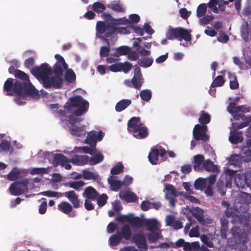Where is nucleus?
<instances>
[{"instance_id": "23", "label": "nucleus", "mask_w": 251, "mask_h": 251, "mask_svg": "<svg viewBox=\"0 0 251 251\" xmlns=\"http://www.w3.org/2000/svg\"><path fill=\"white\" fill-rule=\"evenodd\" d=\"M202 169H204L205 171L209 172L217 173L219 172L217 165L214 164L210 160H206L203 162Z\"/></svg>"}, {"instance_id": "29", "label": "nucleus", "mask_w": 251, "mask_h": 251, "mask_svg": "<svg viewBox=\"0 0 251 251\" xmlns=\"http://www.w3.org/2000/svg\"><path fill=\"white\" fill-rule=\"evenodd\" d=\"M209 10L214 13H219L221 12L219 9V0H210L206 4Z\"/></svg>"}, {"instance_id": "14", "label": "nucleus", "mask_w": 251, "mask_h": 251, "mask_svg": "<svg viewBox=\"0 0 251 251\" xmlns=\"http://www.w3.org/2000/svg\"><path fill=\"white\" fill-rule=\"evenodd\" d=\"M70 159H68L67 157L62 154L56 153L53 156L52 164L54 167H56L58 165L64 167L65 163L70 162Z\"/></svg>"}, {"instance_id": "20", "label": "nucleus", "mask_w": 251, "mask_h": 251, "mask_svg": "<svg viewBox=\"0 0 251 251\" xmlns=\"http://www.w3.org/2000/svg\"><path fill=\"white\" fill-rule=\"evenodd\" d=\"M159 150L156 148H151L149 153L148 158L150 162L153 165L158 164Z\"/></svg>"}, {"instance_id": "36", "label": "nucleus", "mask_w": 251, "mask_h": 251, "mask_svg": "<svg viewBox=\"0 0 251 251\" xmlns=\"http://www.w3.org/2000/svg\"><path fill=\"white\" fill-rule=\"evenodd\" d=\"M241 108L242 106H236L234 102H230L227 107V110L229 113L233 115L241 112Z\"/></svg>"}, {"instance_id": "47", "label": "nucleus", "mask_w": 251, "mask_h": 251, "mask_svg": "<svg viewBox=\"0 0 251 251\" xmlns=\"http://www.w3.org/2000/svg\"><path fill=\"white\" fill-rule=\"evenodd\" d=\"M132 67V64L128 61L120 63V72H123L126 74L128 73L131 70Z\"/></svg>"}, {"instance_id": "1", "label": "nucleus", "mask_w": 251, "mask_h": 251, "mask_svg": "<svg viewBox=\"0 0 251 251\" xmlns=\"http://www.w3.org/2000/svg\"><path fill=\"white\" fill-rule=\"evenodd\" d=\"M89 103L80 95H75L70 97L64 104V108L71 114L67 117L70 126L69 127L70 133L77 137H83L85 131L83 126H78L75 125L79 123L82 119L78 117L85 114L88 110Z\"/></svg>"}, {"instance_id": "35", "label": "nucleus", "mask_w": 251, "mask_h": 251, "mask_svg": "<svg viewBox=\"0 0 251 251\" xmlns=\"http://www.w3.org/2000/svg\"><path fill=\"white\" fill-rule=\"evenodd\" d=\"M130 51V48L128 46H121L116 49V50L114 54V56L118 57L120 55H126Z\"/></svg>"}, {"instance_id": "51", "label": "nucleus", "mask_w": 251, "mask_h": 251, "mask_svg": "<svg viewBox=\"0 0 251 251\" xmlns=\"http://www.w3.org/2000/svg\"><path fill=\"white\" fill-rule=\"evenodd\" d=\"M85 183L83 181L80 180L78 181L69 182L66 184V185L69 186L70 188L78 190Z\"/></svg>"}, {"instance_id": "38", "label": "nucleus", "mask_w": 251, "mask_h": 251, "mask_svg": "<svg viewBox=\"0 0 251 251\" xmlns=\"http://www.w3.org/2000/svg\"><path fill=\"white\" fill-rule=\"evenodd\" d=\"M131 83L134 88L139 89L143 83V78L142 76H133L131 79Z\"/></svg>"}, {"instance_id": "58", "label": "nucleus", "mask_w": 251, "mask_h": 251, "mask_svg": "<svg viewBox=\"0 0 251 251\" xmlns=\"http://www.w3.org/2000/svg\"><path fill=\"white\" fill-rule=\"evenodd\" d=\"M10 143L6 140H2L0 143V151H4L8 152L10 151Z\"/></svg>"}, {"instance_id": "52", "label": "nucleus", "mask_w": 251, "mask_h": 251, "mask_svg": "<svg viewBox=\"0 0 251 251\" xmlns=\"http://www.w3.org/2000/svg\"><path fill=\"white\" fill-rule=\"evenodd\" d=\"M53 73L55 74L54 76L60 77L63 74V70L62 68V64L55 63L53 66Z\"/></svg>"}, {"instance_id": "63", "label": "nucleus", "mask_w": 251, "mask_h": 251, "mask_svg": "<svg viewBox=\"0 0 251 251\" xmlns=\"http://www.w3.org/2000/svg\"><path fill=\"white\" fill-rule=\"evenodd\" d=\"M54 57L57 60V62L56 63H59L60 64H62L64 70H67L68 69V64L65 62L64 58L61 55L58 54H56L55 55Z\"/></svg>"}, {"instance_id": "56", "label": "nucleus", "mask_w": 251, "mask_h": 251, "mask_svg": "<svg viewBox=\"0 0 251 251\" xmlns=\"http://www.w3.org/2000/svg\"><path fill=\"white\" fill-rule=\"evenodd\" d=\"M108 199V196L106 194H102L100 196L98 197L97 200V204L99 207H102L104 206L107 202V201Z\"/></svg>"}, {"instance_id": "26", "label": "nucleus", "mask_w": 251, "mask_h": 251, "mask_svg": "<svg viewBox=\"0 0 251 251\" xmlns=\"http://www.w3.org/2000/svg\"><path fill=\"white\" fill-rule=\"evenodd\" d=\"M108 8L117 12H124L125 8L120 1H114L106 5Z\"/></svg>"}, {"instance_id": "45", "label": "nucleus", "mask_w": 251, "mask_h": 251, "mask_svg": "<svg viewBox=\"0 0 251 251\" xmlns=\"http://www.w3.org/2000/svg\"><path fill=\"white\" fill-rule=\"evenodd\" d=\"M124 166L121 162H118L110 171L111 174L113 175H118L123 171Z\"/></svg>"}, {"instance_id": "13", "label": "nucleus", "mask_w": 251, "mask_h": 251, "mask_svg": "<svg viewBox=\"0 0 251 251\" xmlns=\"http://www.w3.org/2000/svg\"><path fill=\"white\" fill-rule=\"evenodd\" d=\"M132 241L139 248H146L147 242L145 236L141 233L134 234L132 238Z\"/></svg>"}, {"instance_id": "2", "label": "nucleus", "mask_w": 251, "mask_h": 251, "mask_svg": "<svg viewBox=\"0 0 251 251\" xmlns=\"http://www.w3.org/2000/svg\"><path fill=\"white\" fill-rule=\"evenodd\" d=\"M15 76L22 80H16L14 82V79L8 78L3 85V91L7 93L8 96H13L15 93L17 95L24 94L29 95L33 98H38L39 93L30 81L28 75L23 71L16 70Z\"/></svg>"}, {"instance_id": "25", "label": "nucleus", "mask_w": 251, "mask_h": 251, "mask_svg": "<svg viewBox=\"0 0 251 251\" xmlns=\"http://www.w3.org/2000/svg\"><path fill=\"white\" fill-rule=\"evenodd\" d=\"M204 157L203 155L197 154L194 156V169L195 171H199L202 169V165L204 161Z\"/></svg>"}, {"instance_id": "42", "label": "nucleus", "mask_w": 251, "mask_h": 251, "mask_svg": "<svg viewBox=\"0 0 251 251\" xmlns=\"http://www.w3.org/2000/svg\"><path fill=\"white\" fill-rule=\"evenodd\" d=\"M140 96L142 100L149 101L151 98V91L149 89L143 90L140 92Z\"/></svg>"}, {"instance_id": "43", "label": "nucleus", "mask_w": 251, "mask_h": 251, "mask_svg": "<svg viewBox=\"0 0 251 251\" xmlns=\"http://www.w3.org/2000/svg\"><path fill=\"white\" fill-rule=\"evenodd\" d=\"M245 121L239 124L235 123H233L232 125L233 128L237 130L247 126L251 122V117H247Z\"/></svg>"}, {"instance_id": "46", "label": "nucleus", "mask_w": 251, "mask_h": 251, "mask_svg": "<svg viewBox=\"0 0 251 251\" xmlns=\"http://www.w3.org/2000/svg\"><path fill=\"white\" fill-rule=\"evenodd\" d=\"M50 167L48 168H34L30 171L31 175L48 174L49 173Z\"/></svg>"}, {"instance_id": "9", "label": "nucleus", "mask_w": 251, "mask_h": 251, "mask_svg": "<svg viewBox=\"0 0 251 251\" xmlns=\"http://www.w3.org/2000/svg\"><path fill=\"white\" fill-rule=\"evenodd\" d=\"M42 82L43 86L46 89H49L53 87L55 89H59L61 88L62 84V79L61 77L57 76H48L43 78L41 80Z\"/></svg>"}, {"instance_id": "15", "label": "nucleus", "mask_w": 251, "mask_h": 251, "mask_svg": "<svg viewBox=\"0 0 251 251\" xmlns=\"http://www.w3.org/2000/svg\"><path fill=\"white\" fill-rule=\"evenodd\" d=\"M70 160L74 165L83 166L88 163L89 156L87 155H75Z\"/></svg>"}, {"instance_id": "10", "label": "nucleus", "mask_w": 251, "mask_h": 251, "mask_svg": "<svg viewBox=\"0 0 251 251\" xmlns=\"http://www.w3.org/2000/svg\"><path fill=\"white\" fill-rule=\"evenodd\" d=\"M104 134L102 131H91L87 133V136L85 139V143L89 144L91 147H96L97 142L102 140Z\"/></svg>"}, {"instance_id": "4", "label": "nucleus", "mask_w": 251, "mask_h": 251, "mask_svg": "<svg viewBox=\"0 0 251 251\" xmlns=\"http://www.w3.org/2000/svg\"><path fill=\"white\" fill-rule=\"evenodd\" d=\"M166 37L169 40L177 39L179 41L184 40L186 42H190L192 40L191 31L181 27L169 28L166 32Z\"/></svg>"}, {"instance_id": "3", "label": "nucleus", "mask_w": 251, "mask_h": 251, "mask_svg": "<svg viewBox=\"0 0 251 251\" xmlns=\"http://www.w3.org/2000/svg\"><path fill=\"white\" fill-rule=\"evenodd\" d=\"M128 131L137 139H144L149 134L148 129L141 122L139 117L130 118L127 123Z\"/></svg>"}, {"instance_id": "34", "label": "nucleus", "mask_w": 251, "mask_h": 251, "mask_svg": "<svg viewBox=\"0 0 251 251\" xmlns=\"http://www.w3.org/2000/svg\"><path fill=\"white\" fill-rule=\"evenodd\" d=\"M153 60L152 58L149 57H145L141 58L138 61V64L143 68H148L150 67L153 63Z\"/></svg>"}, {"instance_id": "12", "label": "nucleus", "mask_w": 251, "mask_h": 251, "mask_svg": "<svg viewBox=\"0 0 251 251\" xmlns=\"http://www.w3.org/2000/svg\"><path fill=\"white\" fill-rule=\"evenodd\" d=\"M63 195L68 199L75 208H77L80 207V202L78 196L74 191L66 192L63 193Z\"/></svg>"}, {"instance_id": "11", "label": "nucleus", "mask_w": 251, "mask_h": 251, "mask_svg": "<svg viewBox=\"0 0 251 251\" xmlns=\"http://www.w3.org/2000/svg\"><path fill=\"white\" fill-rule=\"evenodd\" d=\"M99 196V193L92 186H88L84 189L83 196L86 198V200L95 201Z\"/></svg>"}, {"instance_id": "21", "label": "nucleus", "mask_w": 251, "mask_h": 251, "mask_svg": "<svg viewBox=\"0 0 251 251\" xmlns=\"http://www.w3.org/2000/svg\"><path fill=\"white\" fill-rule=\"evenodd\" d=\"M119 197L120 199L128 202H135L138 200L137 196L133 192L126 193L121 192L119 194Z\"/></svg>"}, {"instance_id": "61", "label": "nucleus", "mask_w": 251, "mask_h": 251, "mask_svg": "<svg viewBox=\"0 0 251 251\" xmlns=\"http://www.w3.org/2000/svg\"><path fill=\"white\" fill-rule=\"evenodd\" d=\"M217 188L218 191L222 196H225L226 193V187L224 182L222 180H219L217 183Z\"/></svg>"}, {"instance_id": "48", "label": "nucleus", "mask_w": 251, "mask_h": 251, "mask_svg": "<svg viewBox=\"0 0 251 251\" xmlns=\"http://www.w3.org/2000/svg\"><path fill=\"white\" fill-rule=\"evenodd\" d=\"M225 83V80L222 75H218L213 81L211 87H221Z\"/></svg>"}, {"instance_id": "31", "label": "nucleus", "mask_w": 251, "mask_h": 251, "mask_svg": "<svg viewBox=\"0 0 251 251\" xmlns=\"http://www.w3.org/2000/svg\"><path fill=\"white\" fill-rule=\"evenodd\" d=\"M211 120V116L207 112L202 110L201 112L199 122L201 125H206Z\"/></svg>"}, {"instance_id": "16", "label": "nucleus", "mask_w": 251, "mask_h": 251, "mask_svg": "<svg viewBox=\"0 0 251 251\" xmlns=\"http://www.w3.org/2000/svg\"><path fill=\"white\" fill-rule=\"evenodd\" d=\"M121 240L124 239L126 240H129L131 237V231L129 226L128 225H124L120 231L116 232Z\"/></svg>"}, {"instance_id": "41", "label": "nucleus", "mask_w": 251, "mask_h": 251, "mask_svg": "<svg viewBox=\"0 0 251 251\" xmlns=\"http://www.w3.org/2000/svg\"><path fill=\"white\" fill-rule=\"evenodd\" d=\"M104 159L103 155L101 153H99L94 156L89 158L88 162L91 165H94L98 164L103 161Z\"/></svg>"}, {"instance_id": "50", "label": "nucleus", "mask_w": 251, "mask_h": 251, "mask_svg": "<svg viewBox=\"0 0 251 251\" xmlns=\"http://www.w3.org/2000/svg\"><path fill=\"white\" fill-rule=\"evenodd\" d=\"M97 32L99 34H102L106 32V24L101 21H98L96 25Z\"/></svg>"}, {"instance_id": "60", "label": "nucleus", "mask_w": 251, "mask_h": 251, "mask_svg": "<svg viewBox=\"0 0 251 251\" xmlns=\"http://www.w3.org/2000/svg\"><path fill=\"white\" fill-rule=\"evenodd\" d=\"M165 189L167 191H169L172 195L175 197H177L179 195H182L181 192H177L175 187L171 184L166 185Z\"/></svg>"}, {"instance_id": "49", "label": "nucleus", "mask_w": 251, "mask_h": 251, "mask_svg": "<svg viewBox=\"0 0 251 251\" xmlns=\"http://www.w3.org/2000/svg\"><path fill=\"white\" fill-rule=\"evenodd\" d=\"M229 78L230 79L229 86L230 89L235 90L238 88L239 83L237 80L236 76L229 74Z\"/></svg>"}, {"instance_id": "59", "label": "nucleus", "mask_w": 251, "mask_h": 251, "mask_svg": "<svg viewBox=\"0 0 251 251\" xmlns=\"http://www.w3.org/2000/svg\"><path fill=\"white\" fill-rule=\"evenodd\" d=\"M76 76L75 73L72 70L67 71L65 74V79L69 82H72L75 79Z\"/></svg>"}, {"instance_id": "44", "label": "nucleus", "mask_w": 251, "mask_h": 251, "mask_svg": "<svg viewBox=\"0 0 251 251\" xmlns=\"http://www.w3.org/2000/svg\"><path fill=\"white\" fill-rule=\"evenodd\" d=\"M83 177L86 180L93 179L96 180L98 179V175L92 172L84 170L83 171Z\"/></svg>"}, {"instance_id": "5", "label": "nucleus", "mask_w": 251, "mask_h": 251, "mask_svg": "<svg viewBox=\"0 0 251 251\" xmlns=\"http://www.w3.org/2000/svg\"><path fill=\"white\" fill-rule=\"evenodd\" d=\"M28 179L25 178L13 182L9 188V191L13 196H20L28 191Z\"/></svg>"}, {"instance_id": "7", "label": "nucleus", "mask_w": 251, "mask_h": 251, "mask_svg": "<svg viewBox=\"0 0 251 251\" xmlns=\"http://www.w3.org/2000/svg\"><path fill=\"white\" fill-rule=\"evenodd\" d=\"M31 74L37 78L42 80L52 73L51 67L46 63H43L40 66H36L31 70Z\"/></svg>"}, {"instance_id": "24", "label": "nucleus", "mask_w": 251, "mask_h": 251, "mask_svg": "<svg viewBox=\"0 0 251 251\" xmlns=\"http://www.w3.org/2000/svg\"><path fill=\"white\" fill-rule=\"evenodd\" d=\"M131 103V100L129 99H123L118 101L115 105V110L117 112H120L127 107Z\"/></svg>"}, {"instance_id": "27", "label": "nucleus", "mask_w": 251, "mask_h": 251, "mask_svg": "<svg viewBox=\"0 0 251 251\" xmlns=\"http://www.w3.org/2000/svg\"><path fill=\"white\" fill-rule=\"evenodd\" d=\"M58 209L65 214H69L73 210L72 205L68 202L62 201L58 205Z\"/></svg>"}, {"instance_id": "33", "label": "nucleus", "mask_w": 251, "mask_h": 251, "mask_svg": "<svg viewBox=\"0 0 251 251\" xmlns=\"http://www.w3.org/2000/svg\"><path fill=\"white\" fill-rule=\"evenodd\" d=\"M129 19L121 18L120 21L122 22H117L116 24H129L132 26H135L134 24L138 23L140 20V17H129Z\"/></svg>"}, {"instance_id": "8", "label": "nucleus", "mask_w": 251, "mask_h": 251, "mask_svg": "<svg viewBox=\"0 0 251 251\" xmlns=\"http://www.w3.org/2000/svg\"><path fill=\"white\" fill-rule=\"evenodd\" d=\"M207 128L206 125H196L193 130L195 139L197 141L201 140L203 142L207 141L209 139V137L206 133Z\"/></svg>"}, {"instance_id": "40", "label": "nucleus", "mask_w": 251, "mask_h": 251, "mask_svg": "<svg viewBox=\"0 0 251 251\" xmlns=\"http://www.w3.org/2000/svg\"><path fill=\"white\" fill-rule=\"evenodd\" d=\"M92 9L95 12L99 14L106 9V6L103 3L97 1L93 4Z\"/></svg>"}, {"instance_id": "18", "label": "nucleus", "mask_w": 251, "mask_h": 251, "mask_svg": "<svg viewBox=\"0 0 251 251\" xmlns=\"http://www.w3.org/2000/svg\"><path fill=\"white\" fill-rule=\"evenodd\" d=\"M107 180L112 191H118L124 185V183L122 181L115 179L113 176H110Z\"/></svg>"}, {"instance_id": "17", "label": "nucleus", "mask_w": 251, "mask_h": 251, "mask_svg": "<svg viewBox=\"0 0 251 251\" xmlns=\"http://www.w3.org/2000/svg\"><path fill=\"white\" fill-rule=\"evenodd\" d=\"M122 22V21H120V19H115L113 18L112 21L107 25H106V32L105 34V36L106 38H108L111 37L116 31V28L115 27V25H119L120 24H116V23L118 22Z\"/></svg>"}, {"instance_id": "62", "label": "nucleus", "mask_w": 251, "mask_h": 251, "mask_svg": "<svg viewBox=\"0 0 251 251\" xmlns=\"http://www.w3.org/2000/svg\"><path fill=\"white\" fill-rule=\"evenodd\" d=\"M124 25L126 26L119 27L118 28V32L125 34L130 33L132 32V26L128 24Z\"/></svg>"}, {"instance_id": "37", "label": "nucleus", "mask_w": 251, "mask_h": 251, "mask_svg": "<svg viewBox=\"0 0 251 251\" xmlns=\"http://www.w3.org/2000/svg\"><path fill=\"white\" fill-rule=\"evenodd\" d=\"M207 182L205 178H199L195 180L194 187L196 190H203L206 186Z\"/></svg>"}, {"instance_id": "57", "label": "nucleus", "mask_w": 251, "mask_h": 251, "mask_svg": "<svg viewBox=\"0 0 251 251\" xmlns=\"http://www.w3.org/2000/svg\"><path fill=\"white\" fill-rule=\"evenodd\" d=\"M77 151L79 152L83 151L84 153L93 155L95 154L96 151V147L94 148L91 147L90 148L87 146H84L78 148V150H77Z\"/></svg>"}, {"instance_id": "6", "label": "nucleus", "mask_w": 251, "mask_h": 251, "mask_svg": "<svg viewBox=\"0 0 251 251\" xmlns=\"http://www.w3.org/2000/svg\"><path fill=\"white\" fill-rule=\"evenodd\" d=\"M116 220L121 223H128L131 226L141 228L144 225L143 220L139 217H135L133 214L122 215L116 217Z\"/></svg>"}, {"instance_id": "53", "label": "nucleus", "mask_w": 251, "mask_h": 251, "mask_svg": "<svg viewBox=\"0 0 251 251\" xmlns=\"http://www.w3.org/2000/svg\"><path fill=\"white\" fill-rule=\"evenodd\" d=\"M242 160L241 156L237 154L232 155L229 159V162L231 165L239 166Z\"/></svg>"}, {"instance_id": "64", "label": "nucleus", "mask_w": 251, "mask_h": 251, "mask_svg": "<svg viewBox=\"0 0 251 251\" xmlns=\"http://www.w3.org/2000/svg\"><path fill=\"white\" fill-rule=\"evenodd\" d=\"M241 201L245 203H250L251 201V196L245 192H242L240 195Z\"/></svg>"}, {"instance_id": "55", "label": "nucleus", "mask_w": 251, "mask_h": 251, "mask_svg": "<svg viewBox=\"0 0 251 251\" xmlns=\"http://www.w3.org/2000/svg\"><path fill=\"white\" fill-rule=\"evenodd\" d=\"M121 241V239L117 233L111 236L109 239V241L111 246H117Z\"/></svg>"}, {"instance_id": "39", "label": "nucleus", "mask_w": 251, "mask_h": 251, "mask_svg": "<svg viewBox=\"0 0 251 251\" xmlns=\"http://www.w3.org/2000/svg\"><path fill=\"white\" fill-rule=\"evenodd\" d=\"M20 176V172L18 171L17 168H13L11 171L7 175V179L10 181H15L19 178Z\"/></svg>"}, {"instance_id": "19", "label": "nucleus", "mask_w": 251, "mask_h": 251, "mask_svg": "<svg viewBox=\"0 0 251 251\" xmlns=\"http://www.w3.org/2000/svg\"><path fill=\"white\" fill-rule=\"evenodd\" d=\"M229 140L233 144L241 143L243 140L241 132H238L237 130L233 128V130L230 131Z\"/></svg>"}, {"instance_id": "54", "label": "nucleus", "mask_w": 251, "mask_h": 251, "mask_svg": "<svg viewBox=\"0 0 251 251\" xmlns=\"http://www.w3.org/2000/svg\"><path fill=\"white\" fill-rule=\"evenodd\" d=\"M207 8V5L206 3H201L197 7V16H207L205 15Z\"/></svg>"}, {"instance_id": "30", "label": "nucleus", "mask_w": 251, "mask_h": 251, "mask_svg": "<svg viewBox=\"0 0 251 251\" xmlns=\"http://www.w3.org/2000/svg\"><path fill=\"white\" fill-rule=\"evenodd\" d=\"M183 248L185 251H197L200 249V246L197 242L191 243L185 242Z\"/></svg>"}, {"instance_id": "22", "label": "nucleus", "mask_w": 251, "mask_h": 251, "mask_svg": "<svg viewBox=\"0 0 251 251\" xmlns=\"http://www.w3.org/2000/svg\"><path fill=\"white\" fill-rule=\"evenodd\" d=\"M220 220L221 222L220 233L221 237L223 239H226L228 231V222L225 217H223L220 218Z\"/></svg>"}, {"instance_id": "32", "label": "nucleus", "mask_w": 251, "mask_h": 251, "mask_svg": "<svg viewBox=\"0 0 251 251\" xmlns=\"http://www.w3.org/2000/svg\"><path fill=\"white\" fill-rule=\"evenodd\" d=\"M158 223L155 219L147 220L145 222V225L148 230L152 232L153 230H157Z\"/></svg>"}, {"instance_id": "28", "label": "nucleus", "mask_w": 251, "mask_h": 251, "mask_svg": "<svg viewBox=\"0 0 251 251\" xmlns=\"http://www.w3.org/2000/svg\"><path fill=\"white\" fill-rule=\"evenodd\" d=\"M240 156L242 161L245 162L251 161V150L246 147L243 148Z\"/></svg>"}]
</instances>
